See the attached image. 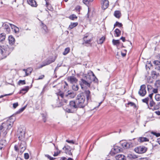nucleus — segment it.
I'll list each match as a JSON object with an SVG mask.
<instances>
[{
    "label": "nucleus",
    "mask_w": 160,
    "mask_h": 160,
    "mask_svg": "<svg viewBox=\"0 0 160 160\" xmlns=\"http://www.w3.org/2000/svg\"><path fill=\"white\" fill-rule=\"evenodd\" d=\"M85 97L82 93L79 94L77 96L76 101L79 108H83L87 104L88 102L85 101Z\"/></svg>",
    "instance_id": "nucleus-1"
},
{
    "label": "nucleus",
    "mask_w": 160,
    "mask_h": 160,
    "mask_svg": "<svg viewBox=\"0 0 160 160\" xmlns=\"http://www.w3.org/2000/svg\"><path fill=\"white\" fill-rule=\"evenodd\" d=\"M12 48H10L8 46H0V53L3 58H6L12 51Z\"/></svg>",
    "instance_id": "nucleus-2"
},
{
    "label": "nucleus",
    "mask_w": 160,
    "mask_h": 160,
    "mask_svg": "<svg viewBox=\"0 0 160 160\" xmlns=\"http://www.w3.org/2000/svg\"><path fill=\"white\" fill-rule=\"evenodd\" d=\"M134 150L137 153L141 154L145 152L147 150V148L143 146H140L135 148Z\"/></svg>",
    "instance_id": "nucleus-3"
},
{
    "label": "nucleus",
    "mask_w": 160,
    "mask_h": 160,
    "mask_svg": "<svg viewBox=\"0 0 160 160\" xmlns=\"http://www.w3.org/2000/svg\"><path fill=\"white\" fill-rule=\"evenodd\" d=\"M25 131L24 130L20 128L18 131V136L19 140H25Z\"/></svg>",
    "instance_id": "nucleus-4"
},
{
    "label": "nucleus",
    "mask_w": 160,
    "mask_h": 160,
    "mask_svg": "<svg viewBox=\"0 0 160 160\" xmlns=\"http://www.w3.org/2000/svg\"><path fill=\"white\" fill-rule=\"evenodd\" d=\"M20 141L19 142V149H20V152L22 153L26 148V143L25 140Z\"/></svg>",
    "instance_id": "nucleus-5"
},
{
    "label": "nucleus",
    "mask_w": 160,
    "mask_h": 160,
    "mask_svg": "<svg viewBox=\"0 0 160 160\" xmlns=\"http://www.w3.org/2000/svg\"><path fill=\"white\" fill-rule=\"evenodd\" d=\"M146 93V86L144 84L142 85L138 92L139 94L142 97L144 96Z\"/></svg>",
    "instance_id": "nucleus-6"
},
{
    "label": "nucleus",
    "mask_w": 160,
    "mask_h": 160,
    "mask_svg": "<svg viewBox=\"0 0 160 160\" xmlns=\"http://www.w3.org/2000/svg\"><path fill=\"white\" fill-rule=\"evenodd\" d=\"M69 106L71 108L75 110L76 111L78 108H79L77 104H76V101H71L69 102Z\"/></svg>",
    "instance_id": "nucleus-7"
},
{
    "label": "nucleus",
    "mask_w": 160,
    "mask_h": 160,
    "mask_svg": "<svg viewBox=\"0 0 160 160\" xmlns=\"http://www.w3.org/2000/svg\"><path fill=\"white\" fill-rule=\"evenodd\" d=\"M80 84L82 89L85 87H89L90 86V83L83 79H81Z\"/></svg>",
    "instance_id": "nucleus-8"
},
{
    "label": "nucleus",
    "mask_w": 160,
    "mask_h": 160,
    "mask_svg": "<svg viewBox=\"0 0 160 160\" xmlns=\"http://www.w3.org/2000/svg\"><path fill=\"white\" fill-rule=\"evenodd\" d=\"M11 119H10L9 120H8L7 122H4L3 123H5V124H6V130H9L12 127L14 120L11 121Z\"/></svg>",
    "instance_id": "nucleus-9"
},
{
    "label": "nucleus",
    "mask_w": 160,
    "mask_h": 160,
    "mask_svg": "<svg viewBox=\"0 0 160 160\" xmlns=\"http://www.w3.org/2000/svg\"><path fill=\"white\" fill-rule=\"evenodd\" d=\"M102 8L105 10L108 8L109 5V2L108 0H101Z\"/></svg>",
    "instance_id": "nucleus-10"
},
{
    "label": "nucleus",
    "mask_w": 160,
    "mask_h": 160,
    "mask_svg": "<svg viewBox=\"0 0 160 160\" xmlns=\"http://www.w3.org/2000/svg\"><path fill=\"white\" fill-rule=\"evenodd\" d=\"M65 151V152L68 154H72L71 152V148L68 145L65 146L62 148Z\"/></svg>",
    "instance_id": "nucleus-11"
},
{
    "label": "nucleus",
    "mask_w": 160,
    "mask_h": 160,
    "mask_svg": "<svg viewBox=\"0 0 160 160\" xmlns=\"http://www.w3.org/2000/svg\"><path fill=\"white\" fill-rule=\"evenodd\" d=\"M68 80L69 82H70L72 83H75L77 81V78L73 76L68 77Z\"/></svg>",
    "instance_id": "nucleus-12"
},
{
    "label": "nucleus",
    "mask_w": 160,
    "mask_h": 160,
    "mask_svg": "<svg viewBox=\"0 0 160 160\" xmlns=\"http://www.w3.org/2000/svg\"><path fill=\"white\" fill-rule=\"evenodd\" d=\"M66 97H68L71 98H73L76 96V94L73 91H68L67 92V94L65 95Z\"/></svg>",
    "instance_id": "nucleus-13"
},
{
    "label": "nucleus",
    "mask_w": 160,
    "mask_h": 160,
    "mask_svg": "<svg viewBox=\"0 0 160 160\" xmlns=\"http://www.w3.org/2000/svg\"><path fill=\"white\" fill-rule=\"evenodd\" d=\"M120 148L117 146H115L113 147V148L112 149V152L114 154L120 152Z\"/></svg>",
    "instance_id": "nucleus-14"
},
{
    "label": "nucleus",
    "mask_w": 160,
    "mask_h": 160,
    "mask_svg": "<svg viewBox=\"0 0 160 160\" xmlns=\"http://www.w3.org/2000/svg\"><path fill=\"white\" fill-rule=\"evenodd\" d=\"M8 39L9 43L10 45H12L14 43L15 39L12 35L9 36L8 37Z\"/></svg>",
    "instance_id": "nucleus-15"
},
{
    "label": "nucleus",
    "mask_w": 160,
    "mask_h": 160,
    "mask_svg": "<svg viewBox=\"0 0 160 160\" xmlns=\"http://www.w3.org/2000/svg\"><path fill=\"white\" fill-rule=\"evenodd\" d=\"M84 94H85L86 97L87 98V102L89 101H90V92L89 90H86L84 92V93H83Z\"/></svg>",
    "instance_id": "nucleus-16"
},
{
    "label": "nucleus",
    "mask_w": 160,
    "mask_h": 160,
    "mask_svg": "<svg viewBox=\"0 0 160 160\" xmlns=\"http://www.w3.org/2000/svg\"><path fill=\"white\" fill-rule=\"evenodd\" d=\"M27 2L32 6L36 7L37 6L36 2L34 0H28Z\"/></svg>",
    "instance_id": "nucleus-17"
},
{
    "label": "nucleus",
    "mask_w": 160,
    "mask_h": 160,
    "mask_svg": "<svg viewBox=\"0 0 160 160\" xmlns=\"http://www.w3.org/2000/svg\"><path fill=\"white\" fill-rule=\"evenodd\" d=\"M25 73V76H27L30 74L32 70V68H28L27 69H23V70Z\"/></svg>",
    "instance_id": "nucleus-18"
},
{
    "label": "nucleus",
    "mask_w": 160,
    "mask_h": 160,
    "mask_svg": "<svg viewBox=\"0 0 160 160\" xmlns=\"http://www.w3.org/2000/svg\"><path fill=\"white\" fill-rule=\"evenodd\" d=\"M9 24L12 29L14 30L15 32L16 33H18L19 32V29L18 27H17L16 26H15L12 24L10 23H9Z\"/></svg>",
    "instance_id": "nucleus-19"
},
{
    "label": "nucleus",
    "mask_w": 160,
    "mask_h": 160,
    "mask_svg": "<svg viewBox=\"0 0 160 160\" xmlns=\"http://www.w3.org/2000/svg\"><path fill=\"white\" fill-rule=\"evenodd\" d=\"M151 75L152 78L154 79H157L158 76L159 75V74L156 71H152L151 72Z\"/></svg>",
    "instance_id": "nucleus-20"
},
{
    "label": "nucleus",
    "mask_w": 160,
    "mask_h": 160,
    "mask_svg": "<svg viewBox=\"0 0 160 160\" xmlns=\"http://www.w3.org/2000/svg\"><path fill=\"white\" fill-rule=\"evenodd\" d=\"M115 158L117 160H124L125 156L122 154H120L117 155Z\"/></svg>",
    "instance_id": "nucleus-21"
},
{
    "label": "nucleus",
    "mask_w": 160,
    "mask_h": 160,
    "mask_svg": "<svg viewBox=\"0 0 160 160\" xmlns=\"http://www.w3.org/2000/svg\"><path fill=\"white\" fill-rule=\"evenodd\" d=\"M78 23L77 22H71L70 24L69 25L68 29L70 30L77 26L78 25Z\"/></svg>",
    "instance_id": "nucleus-22"
},
{
    "label": "nucleus",
    "mask_w": 160,
    "mask_h": 160,
    "mask_svg": "<svg viewBox=\"0 0 160 160\" xmlns=\"http://www.w3.org/2000/svg\"><path fill=\"white\" fill-rule=\"evenodd\" d=\"M29 89V87L28 86H26L24 88L22 89L20 91V93L24 94L28 92Z\"/></svg>",
    "instance_id": "nucleus-23"
},
{
    "label": "nucleus",
    "mask_w": 160,
    "mask_h": 160,
    "mask_svg": "<svg viewBox=\"0 0 160 160\" xmlns=\"http://www.w3.org/2000/svg\"><path fill=\"white\" fill-rule=\"evenodd\" d=\"M56 59V58H55L53 59H50L48 60H46L44 62V63H45L46 65L49 64H50L52 63V62H53Z\"/></svg>",
    "instance_id": "nucleus-24"
},
{
    "label": "nucleus",
    "mask_w": 160,
    "mask_h": 160,
    "mask_svg": "<svg viewBox=\"0 0 160 160\" xmlns=\"http://www.w3.org/2000/svg\"><path fill=\"white\" fill-rule=\"evenodd\" d=\"M138 140L141 142H143L148 141L149 139L146 137H140L138 138Z\"/></svg>",
    "instance_id": "nucleus-25"
},
{
    "label": "nucleus",
    "mask_w": 160,
    "mask_h": 160,
    "mask_svg": "<svg viewBox=\"0 0 160 160\" xmlns=\"http://www.w3.org/2000/svg\"><path fill=\"white\" fill-rule=\"evenodd\" d=\"M121 15V13L119 11H116L114 12V15L117 18H119Z\"/></svg>",
    "instance_id": "nucleus-26"
},
{
    "label": "nucleus",
    "mask_w": 160,
    "mask_h": 160,
    "mask_svg": "<svg viewBox=\"0 0 160 160\" xmlns=\"http://www.w3.org/2000/svg\"><path fill=\"white\" fill-rule=\"evenodd\" d=\"M6 38V34L4 33H2L0 34V42L3 41Z\"/></svg>",
    "instance_id": "nucleus-27"
},
{
    "label": "nucleus",
    "mask_w": 160,
    "mask_h": 160,
    "mask_svg": "<svg viewBox=\"0 0 160 160\" xmlns=\"http://www.w3.org/2000/svg\"><path fill=\"white\" fill-rule=\"evenodd\" d=\"M112 42L114 45L118 46L120 43V41L119 40H116L115 39H113Z\"/></svg>",
    "instance_id": "nucleus-28"
},
{
    "label": "nucleus",
    "mask_w": 160,
    "mask_h": 160,
    "mask_svg": "<svg viewBox=\"0 0 160 160\" xmlns=\"http://www.w3.org/2000/svg\"><path fill=\"white\" fill-rule=\"evenodd\" d=\"M70 49L69 48H67L65 49L64 52H63V54L64 55H67L70 52Z\"/></svg>",
    "instance_id": "nucleus-29"
},
{
    "label": "nucleus",
    "mask_w": 160,
    "mask_h": 160,
    "mask_svg": "<svg viewBox=\"0 0 160 160\" xmlns=\"http://www.w3.org/2000/svg\"><path fill=\"white\" fill-rule=\"evenodd\" d=\"M115 32L116 35V37H119V36H120L121 34V31L118 29H116L115 30Z\"/></svg>",
    "instance_id": "nucleus-30"
},
{
    "label": "nucleus",
    "mask_w": 160,
    "mask_h": 160,
    "mask_svg": "<svg viewBox=\"0 0 160 160\" xmlns=\"http://www.w3.org/2000/svg\"><path fill=\"white\" fill-rule=\"evenodd\" d=\"M69 18L71 20H74L75 19L77 18V17L74 14L70 15L69 17Z\"/></svg>",
    "instance_id": "nucleus-31"
},
{
    "label": "nucleus",
    "mask_w": 160,
    "mask_h": 160,
    "mask_svg": "<svg viewBox=\"0 0 160 160\" xmlns=\"http://www.w3.org/2000/svg\"><path fill=\"white\" fill-rule=\"evenodd\" d=\"M129 157L131 159H134L138 158L137 156L133 154H131L129 155Z\"/></svg>",
    "instance_id": "nucleus-32"
},
{
    "label": "nucleus",
    "mask_w": 160,
    "mask_h": 160,
    "mask_svg": "<svg viewBox=\"0 0 160 160\" xmlns=\"http://www.w3.org/2000/svg\"><path fill=\"white\" fill-rule=\"evenodd\" d=\"M105 39V38L104 37H102L99 39L98 41V42L99 44H102L103 42Z\"/></svg>",
    "instance_id": "nucleus-33"
},
{
    "label": "nucleus",
    "mask_w": 160,
    "mask_h": 160,
    "mask_svg": "<svg viewBox=\"0 0 160 160\" xmlns=\"http://www.w3.org/2000/svg\"><path fill=\"white\" fill-rule=\"evenodd\" d=\"M42 28L44 30L45 33H47L48 32V30L46 25L43 23H42Z\"/></svg>",
    "instance_id": "nucleus-34"
},
{
    "label": "nucleus",
    "mask_w": 160,
    "mask_h": 160,
    "mask_svg": "<svg viewBox=\"0 0 160 160\" xmlns=\"http://www.w3.org/2000/svg\"><path fill=\"white\" fill-rule=\"evenodd\" d=\"M91 40H92L91 39H90L88 40H87L86 39L83 40L84 42H83L82 44H89L90 43Z\"/></svg>",
    "instance_id": "nucleus-35"
},
{
    "label": "nucleus",
    "mask_w": 160,
    "mask_h": 160,
    "mask_svg": "<svg viewBox=\"0 0 160 160\" xmlns=\"http://www.w3.org/2000/svg\"><path fill=\"white\" fill-rule=\"evenodd\" d=\"M153 78L150 77H148L147 78V81L148 83H152L154 81L153 80Z\"/></svg>",
    "instance_id": "nucleus-36"
},
{
    "label": "nucleus",
    "mask_w": 160,
    "mask_h": 160,
    "mask_svg": "<svg viewBox=\"0 0 160 160\" xmlns=\"http://www.w3.org/2000/svg\"><path fill=\"white\" fill-rule=\"evenodd\" d=\"M148 98H147L142 100V101L143 102L146 103L148 105ZM148 107L149 108V106H148Z\"/></svg>",
    "instance_id": "nucleus-37"
},
{
    "label": "nucleus",
    "mask_w": 160,
    "mask_h": 160,
    "mask_svg": "<svg viewBox=\"0 0 160 160\" xmlns=\"http://www.w3.org/2000/svg\"><path fill=\"white\" fill-rule=\"evenodd\" d=\"M149 104L150 107H151L154 106L155 105V102L153 101L152 99L150 100Z\"/></svg>",
    "instance_id": "nucleus-38"
},
{
    "label": "nucleus",
    "mask_w": 160,
    "mask_h": 160,
    "mask_svg": "<svg viewBox=\"0 0 160 160\" xmlns=\"http://www.w3.org/2000/svg\"><path fill=\"white\" fill-rule=\"evenodd\" d=\"M57 95L61 97V98H63L64 96V94L61 91H59L57 93Z\"/></svg>",
    "instance_id": "nucleus-39"
},
{
    "label": "nucleus",
    "mask_w": 160,
    "mask_h": 160,
    "mask_svg": "<svg viewBox=\"0 0 160 160\" xmlns=\"http://www.w3.org/2000/svg\"><path fill=\"white\" fill-rule=\"evenodd\" d=\"M18 84L19 85H24L26 84L25 81V80H20L18 82Z\"/></svg>",
    "instance_id": "nucleus-40"
},
{
    "label": "nucleus",
    "mask_w": 160,
    "mask_h": 160,
    "mask_svg": "<svg viewBox=\"0 0 160 160\" xmlns=\"http://www.w3.org/2000/svg\"><path fill=\"white\" fill-rule=\"evenodd\" d=\"M151 133L153 135L157 137L160 136V133H157L156 132L152 131L151 132Z\"/></svg>",
    "instance_id": "nucleus-41"
},
{
    "label": "nucleus",
    "mask_w": 160,
    "mask_h": 160,
    "mask_svg": "<svg viewBox=\"0 0 160 160\" xmlns=\"http://www.w3.org/2000/svg\"><path fill=\"white\" fill-rule=\"evenodd\" d=\"M122 24L121 23L117 22L114 25V28H115V26H118L119 27H121L122 26Z\"/></svg>",
    "instance_id": "nucleus-42"
},
{
    "label": "nucleus",
    "mask_w": 160,
    "mask_h": 160,
    "mask_svg": "<svg viewBox=\"0 0 160 160\" xmlns=\"http://www.w3.org/2000/svg\"><path fill=\"white\" fill-rule=\"evenodd\" d=\"M66 112L68 113H73L75 112V110L71 109H67Z\"/></svg>",
    "instance_id": "nucleus-43"
},
{
    "label": "nucleus",
    "mask_w": 160,
    "mask_h": 160,
    "mask_svg": "<svg viewBox=\"0 0 160 160\" xmlns=\"http://www.w3.org/2000/svg\"><path fill=\"white\" fill-rule=\"evenodd\" d=\"M155 99L157 101H160V94H157L155 96Z\"/></svg>",
    "instance_id": "nucleus-44"
},
{
    "label": "nucleus",
    "mask_w": 160,
    "mask_h": 160,
    "mask_svg": "<svg viewBox=\"0 0 160 160\" xmlns=\"http://www.w3.org/2000/svg\"><path fill=\"white\" fill-rule=\"evenodd\" d=\"M72 88L73 90L76 91L78 90V86L74 85L72 86Z\"/></svg>",
    "instance_id": "nucleus-45"
},
{
    "label": "nucleus",
    "mask_w": 160,
    "mask_h": 160,
    "mask_svg": "<svg viewBox=\"0 0 160 160\" xmlns=\"http://www.w3.org/2000/svg\"><path fill=\"white\" fill-rule=\"evenodd\" d=\"M132 147V143L131 142H127V148Z\"/></svg>",
    "instance_id": "nucleus-46"
},
{
    "label": "nucleus",
    "mask_w": 160,
    "mask_h": 160,
    "mask_svg": "<svg viewBox=\"0 0 160 160\" xmlns=\"http://www.w3.org/2000/svg\"><path fill=\"white\" fill-rule=\"evenodd\" d=\"M153 63L156 65H160V59L159 60L154 61L153 62Z\"/></svg>",
    "instance_id": "nucleus-47"
},
{
    "label": "nucleus",
    "mask_w": 160,
    "mask_h": 160,
    "mask_svg": "<svg viewBox=\"0 0 160 160\" xmlns=\"http://www.w3.org/2000/svg\"><path fill=\"white\" fill-rule=\"evenodd\" d=\"M122 147L124 148H127V142H124L122 144Z\"/></svg>",
    "instance_id": "nucleus-48"
},
{
    "label": "nucleus",
    "mask_w": 160,
    "mask_h": 160,
    "mask_svg": "<svg viewBox=\"0 0 160 160\" xmlns=\"http://www.w3.org/2000/svg\"><path fill=\"white\" fill-rule=\"evenodd\" d=\"M128 105H129L131 106H133L135 108L136 107V105L133 102H129L128 103Z\"/></svg>",
    "instance_id": "nucleus-49"
},
{
    "label": "nucleus",
    "mask_w": 160,
    "mask_h": 160,
    "mask_svg": "<svg viewBox=\"0 0 160 160\" xmlns=\"http://www.w3.org/2000/svg\"><path fill=\"white\" fill-rule=\"evenodd\" d=\"M83 2L86 5H87L89 2H91L89 0H83Z\"/></svg>",
    "instance_id": "nucleus-50"
},
{
    "label": "nucleus",
    "mask_w": 160,
    "mask_h": 160,
    "mask_svg": "<svg viewBox=\"0 0 160 160\" xmlns=\"http://www.w3.org/2000/svg\"><path fill=\"white\" fill-rule=\"evenodd\" d=\"M155 85L157 87L160 86V81L158 80L156 81Z\"/></svg>",
    "instance_id": "nucleus-51"
},
{
    "label": "nucleus",
    "mask_w": 160,
    "mask_h": 160,
    "mask_svg": "<svg viewBox=\"0 0 160 160\" xmlns=\"http://www.w3.org/2000/svg\"><path fill=\"white\" fill-rule=\"evenodd\" d=\"M24 158L25 159H28L29 158V154L28 153H25L24 154Z\"/></svg>",
    "instance_id": "nucleus-52"
},
{
    "label": "nucleus",
    "mask_w": 160,
    "mask_h": 160,
    "mask_svg": "<svg viewBox=\"0 0 160 160\" xmlns=\"http://www.w3.org/2000/svg\"><path fill=\"white\" fill-rule=\"evenodd\" d=\"M147 89L148 91H149L150 90H151L152 89V86L150 85H148L147 86Z\"/></svg>",
    "instance_id": "nucleus-53"
},
{
    "label": "nucleus",
    "mask_w": 160,
    "mask_h": 160,
    "mask_svg": "<svg viewBox=\"0 0 160 160\" xmlns=\"http://www.w3.org/2000/svg\"><path fill=\"white\" fill-rule=\"evenodd\" d=\"M60 153V151H57V152H55L54 154H53V156L54 157L57 156L58 154Z\"/></svg>",
    "instance_id": "nucleus-54"
},
{
    "label": "nucleus",
    "mask_w": 160,
    "mask_h": 160,
    "mask_svg": "<svg viewBox=\"0 0 160 160\" xmlns=\"http://www.w3.org/2000/svg\"><path fill=\"white\" fill-rule=\"evenodd\" d=\"M66 142L74 144L75 143V142L73 140H67Z\"/></svg>",
    "instance_id": "nucleus-55"
},
{
    "label": "nucleus",
    "mask_w": 160,
    "mask_h": 160,
    "mask_svg": "<svg viewBox=\"0 0 160 160\" xmlns=\"http://www.w3.org/2000/svg\"><path fill=\"white\" fill-rule=\"evenodd\" d=\"M14 149L16 151H18V150H19V148H18V146L17 145H15V146H14Z\"/></svg>",
    "instance_id": "nucleus-56"
},
{
    "label": "nucleus",
    "mask_w": 160,
    "mask_h": 160,
    "mask_svg": "<svg viewBox=\"0 0 160 160\" xmlns=\"http://www.w3.org/2000/svg\"><path fill=\"white\" fill-rule=\"evenodd\" d=\"M18 106V102L14 103L13 104V107L14 108H16Z\"/></svg>",
    "instance_id": "nucleus-57"
},
{
    "label": "nucleus",
    "mask_w": 160,
    "mask_h": 160,
    "mask_svg": "<svg viewBox=\"0 0 160 160\" xmlns=\"http://www.w3.org/2000/svg\"><path fill=\"white\" fill-rule=\"evenodd\" d=\"M44 77V75H42L39 76V78L37 79V80L42 79Z\"/></svg>",
    "instance_id": "nucleus-58"
},
{
    "label": "nucleus",
    "mask_w": 160,
    "mask_h": 160,
    "mask_svg": "<svg viewBox=\"0 0 160 160\" xmlns=\"http://www.w3.org/2000/svg\"><path fill=\"white\" fill-rule=\"evenodd\" d=\"M26 108V107H23L22 108H21L20 109H19V111H18L19 112H22Z\"/></svg>",
    "instance_id": "nucleus-59"
},
{
    "label": "nucleus",
    "mask_w": 160,
    "mask_h": 160,
    "mask_svg": "<svg viewBox=\"0 0 160 160\" xmlns=\"http://www.w3.org/2000/svg\"><path fill=\"white\" fill-rule=\"evenodd\" d=\"M152 92L154 93L158 92V89L157 88H152Z\"/></svg>",
    "instance_id": "nucleus-60"
},
{
    "label": "nucleus",
    "mask_w": 160,
    "mask_h": 160,
    "mask_svg": "<svg viewBox=\"0 0 160 160\" xmlns=\"http://www.w3.org/2000/svg\"><path fill=\"white\" fill-rule=\"evenodd\" d=\"M3 27H4V28L5 29H7V28H9V26H8V25L7 24H5L4 26H3Z\"/></svg>",
    "instance_id": "nucleus-61"
},
{
    "label": "nucleus",
    "mask_w": 160,
    "mask_h": 160,
    "mask_svg": "<svg viewBox=\"0 0 160 160\" xmlns=\"http://www.w3.org/2000/svg\"><path fill=\"white\" fill-rule=\"evenodd\" d=\"M88 37V35L87 34H86L84 35V37L83 38V40L86 39V38Z\"/></svg>",
    "instance_id": "nucleus-62"
},
{
    "label": "nucleus",
    "mask_w": 160,
    "mask_h": 160,
    "mask_svg": "<svg viewBox=\"0 0 160 160\" xmlns=\"http://www.w3.org/2000/svg\"><path fill=\"white\" fill-rule=\"evenodd\" d=\"M6 32L7 33H8L10 32V28H8L6 29Z\"/></svg>",
    "instance_id": "nucleus-63"
},
{
    "label": "nucleus",
    "mask_w": 160,
    "mask_h": 160,
    "mask_svg": "<svg viewBox=\"0 0 160 160\" xmlns=\"http://www.w3.org/2000/svg\"><path fill=\"white\" fill-rule=\"evenodd\" d=\"M138 160H149V159L148 158H139Z\"/></svg>",
    "instance_id": "nucleus-64"
}]
</instances>
